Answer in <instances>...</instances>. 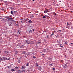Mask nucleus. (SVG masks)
I'll return each mask as SVG.
<instances>
[{
  "label": "nucleus",
  "mask_w": 73,
  "mask_h": 73,
  "mask_svg": "<svg viewBox=\"0 0 73 73\" xmlns=\"http://www.w3.org/2000/svg\"><path fill=\"white\" fill-rule=\"evenodd\" d=\"M9 17H8V16H6L5 17V19H11V20H12V18H9Z\"/></svg>",
  "instance_id": "f257e3e1"
},
{
  "label": "nucleus",
  "mask_w": 73,
  "mask_h": 73,
  "mask_svg": "<svg viewBox=\"0 0 73 73\" xmlns=\"http://www.w3.org/2000/svg\"><path fill=\"white\" fill-rule=\"evenodd\" d=\"M49 12V11H48V9H47V10H45L44 11V13H47L48 12Z\"/></svg>",
  "instance_id": "f03ea898"
},
{
  "label": "nucleus",
  "mask_w": 73,
  "mask_h": 73,
  "mask_svg": "<svg viewBox=\"0 0 73 73\" xmlns=\"http://www.w3.org/2000/svg\"><path fill=\"white\" fill-rule=\"evenodd\" d=\"M38 69L39 70L41 71V67L40 66H39L38 67Z\"/></svg>",
  "instance_id": "7ed1b4c3"
},
{
  "label": "nucleus",
  "mask_w": 73,
  "mask_h": 73,
  "mask_svg": "<svg viewBox=\"0 0 73 73\" xmlns=\"http://www.w3.org/2000/svg\"><path fill=\"white\" fill-rule=\"evenodd\" d=\"M25 43L26 44H29L30 42H29V40H26L25 41Z\"/></svg>",
  "instance_id": "20e7f679"
},
{
  "label": "nucleus",
  "mask_w": 73,
  "mask_h": 73,
  "mask_svg": "<svg viewBox=\"0 0 73 73\" xmlns=\"http://www.w3.org/2000/svg\"><path fill=\"white\" fill-rule=\"evenodd\" d=\"M25 66H22V68L21 69H25Z\"/></svg>",
  "instance_id": "39448f33"
},
{
  "label": "nucleus",
  "mask_w": 73,
  "mask_h": 73,
  "mask_svg": "<svg viewBox=\"0 0 73 73\" xmlns=\"http://www.w3.org/2000/svg\"><path fill=\"white\" fill-rule=\"evenodd\" d=\"M47 17V15H45L44 16L42 17L43 19H45Z\"/></svg>",
  "instance_id": "423d86ee"
},
{
  "label": "nucleus",
  "mask_w": 73,
  "mask_h": 73,
  "mask_svg": "<svg viewBox=\"0 0 73 73\" xmlns=\"http://www.w3.org/2000/svg\"><path fill=\"white\" fill-rule=\"evenodd\" d=\"M42 52H46V49H44L43 50H42Z\"/></svg>",
  "instance_id": "0eeeda50"
},
{
  "label": "nucleus",
  "mask_w": 73,
  "mask_h": 73,
  "mask_svg": "<svg viewBox=\"0 0 73 73\" xmlns=\"http://www.w3.org/2000/svg\"><path fill=\"white\" fill-rule=\"evenodd\" d=\"M11 11H14V8L13 7H11Z\"/></svg>",
  "instance_id": "6e6552de"
},
{
  "label": "nucleus",
  "mask_w": 73,
  "mask_h": 73,
  "mask_svg": "<svg viewBox=\"0 0 73 73\" xmlns=\"http://www.w3.org/2000/svg\"><path fill=\"white\" fill-rule=\"evenodd\" d=\"M28 22H29V23H32V21H31V20L30 19L29 20V21H28Z\"/></svg>",
  "instance_id": "1a4fd4ad"
},
{
  "label": "nucleus",
  "mask_w": 73,
  "mask_h": 73,
  "mask_svg": "<svg viewBox=\"0 0 73 73\" xmlns=\"http://www.w3.org/2000/svg\"><path fill=\"white\" fill-rule=\"evenodd\" d=\"M29 66V63H27V64H26L27 66Z\"/></svg>",
  "instance_id": "9d476101"
},
{
  "label": "nucleus",
  "mask_w": 73,
  "mask_h": 73,
  "mask_svg": "<svg viewBox=\"0 0 73 73\" xmlns=\"http://www.w3.org/2000/svg\"><path fill=\"white\" fill-rule=\"evenodd\" d=\"M11 72H13V71H15V69H11Z\"/></svg>",
  "instance_id": "9b49d317"
},
{
  "label": "nucleus",
  "mask_w": 73,
  "mask_h": 73,
  "mask_svg": "<svg viewBox=\"0 0 73 73\" xmlns=\"http://www.w3.org/2000/svg\"><path fill=\"white\" fill-rule=\"evenodd\" d=\"M3 60V59L2 58H0V61H2Z\"/></svg>",
  "instance_id": "f8f14e48"
},
{
  "label": "nucleus",
  "mask_w": 73,
  "mask_h": 73,
  "mask_svg": "<svg viewBox=\"0 0 73 73\" xmlns=\"http://www.w3.org/2000/svg\"><path fill=\"white\" fill-rule=\"evenodd\" d=\"M17 61V62H18V63H20V60H19Z\"/></svg>",
  "instance_id": "ddd939ff"
},
{
  "label": "nucleus",
  "mask_w": 73,
  "mask_h": 73,
  "mask_svg": "<svg viewBox=\"0 0 73 73\" xmlns=\"http://www.w3.org/2000/svg\"><path fill=\"white\" fill-rule=\"evenodd\" d=\"M22 53H23V54H25L26 53L25 51H23V52H22Z\"/></svg>",
  "instance_id": "4468645a"
},
{
  "label": "nucleus",
  "mask_w": 73,
  "mask_h": 73,
  "mask_svg": "<svg viewBox=\"0 0 73 73\" xmlns=\"http://www.w3.org/2000/svg\"><path fill=\"white\" fill-rule=\"evenodd\" d=\"M11 14L12 15V14H13V11H11Z\"/></svg>",
  "instance_id": "2eb2a0df"
},
{
  "label": "nucleus",
  "mask_w": 73,
  "mask_h": 73,
  "mask_svg": "<svg viewBox=\"0 0 73 73\" xmlns=\"http://www.w3.org/2000/svg\"><path fill=\"white\" fill-rule=\"evenodd\" d=\"M36 66H38V63H37L36 62Z\"/></svg>",
  "instance_id": "dca6fc26"
},
{
  "label": "nucleus",
  "mask_w": 73,
  "mask_h": 73,
  "mask_svg": "<svg viewBox=\"0 0 73 73\" xmlns=\"http://www.w3.org/2000/svg\"><path fill=\"white\" fill-rule=\"evenodd\" d=\"M67 25H70V24H69V23H67Z\"/></svg>",
  "instance_id": "f3484780"
},
{
  "label": "nucleus",
  "mask_w": 73,
  "mask_h": 73,
  "mask_svg": "<svg viewBox=\"0 0 73 73\" xmlns=\"http://www.w3.org/2000/svg\"><path fill=\"white\" fill-rule=\"evenodd\" d=\"M3 58L4 60H5V57H3Z\"/></svg>",
  "instance_id": "a211bd4d"
},
{
  "label": "nucleus",
  "mask_w": 73,
  "mask_h": 73,
  "mask_svg": "<svg viewBox=\"0 0 73 73\" xmlns=\"http://www.w3.org/2000/svg\"><path fill=\"white\" fill-rule=\"evenodd\" d=\"M41 41H40V42H38V44H40V43H41Z\"/></svg>",
  "instance_id": "6ab92c4d"
},
{
  "label": "nucleus",
  "mask_w": 73,
  "mask_h": 73,
  "mask_svg": "<svg viewBox=\"0 0 73 73\" xmlns=\"http://www.w3.org/2000/svg\"><path fill=\"white\" fill-rule=\"evenodd\" d=\"M66 28H69V27L68 26H66Z\"/></svg>",
  "instance_id": "aec40b11"
},
{
  "label": "nucleus",
  "mask_w": 73,
  "mask_h": 73,
  "mask_svg": "<svg viewBox=\"0 0 73 73\" xmlns=\"http://www.w3.org/2000/svg\"><path fill=\"white\" fill-rule=\"evenodd\" d=\"M33 58H36V57L35 56H33Z\"/></svg>",
  "instance_id": "412c9836"
},
{
  "label": "nucleus",
  "mask_w": 73,
  "mask_h": 73,
  "mask_svg": "<svg viewBox=\"0 0 73 73\" xmlns=\"http://www.w3.org/2000/svg\"><path fill=\"white\" fill-rule=\"evenodd\" d=\"M15 68L16 69H18V68H19V67H15Z\"/></svg>",
  "instance_id": "4be33fe9"
},
{
  "label": "nucleus",
  "mask_w": 73,
  "mask_h": 73,
  "mask_svg": "<svg viewBox=\"0 0 73 73\" xmlns=\"http://www.w3.org/2000/svg\"><path fill=\"white\" fill-rule=\"evenodd\" d=\"M31 32H32V30H31L30 31H29V33H31Z\"/></svg>",
  "instance_id": "5701e85b"
},
{
  "label": "nucleus",
  "mask_w": 73,
  "mask_h": 73,
  "mask_svg": "<svg viewBox=\"0 0 73 73\" xmlns=\"http://www.w3.org/2000/svg\"><path fill=\"white\" fill-rule=\"evenodd\" d=\"M54 33H52L51 35V36H53V35H54Z\"/></svg>",
  "instance_id": "b1692460"
},
{
  "label": "nucleus",
  "mask_w": 73,
  "mask_h": 73,
  "mask_svg": "<svg viewBox=\"0 0 73 73\" xmlns=\"http://www.w3.org/2000/svg\"><path fill=\"white\" fill-rule=\"evenodd\" d=\"M58 31H59V32H61V31H62L61 30H58Z\"/></svg>",
  "instance_id": "393cba45"
},
{
  "label": "nucleus",
  "mask_w": 73,
  "mask_h": 73,
  "mask_svg": "<svg viewBox=\"0 0 73 73\" xmlns=\"http://www.w3.org/2000/svg\"><path fill=\"white\" fill-rule=\"evenodd\" d=\"M9 26H10V27H11L12 26V25L10 24L9 25Z\"/></svg>",
  "instance_id": "a878e982"
},
{
  "label": "nucleus",
  "mask_w": 73,
  "mask_h": 73,
  "mask_svg": "<svg viewBox=\"0 0 73 73\" xmlns=\"http://www.w3.org/2000/svg\"><path fill=\"white\" fill-rule=\"evenodd\" d=\"M7 68H8V69H11V67H9Z\"/></svg>",
  "instance_id": "bb28decb"
},
{
  "label": "nucleus",
  "mask_w": 73,
  "mask_h": 73,
  "mask_svg": "<svg viewBox=\"0 0 73 73\" xmlns=\"http://www.w3.org/2000/svg\"><path fill=\"white\" fill-rule=\"evenodd\" d=\"M52 70H55V68H53L52 69Z\"/></svg>",
  "instance_id": "cd10ccee"
},
{
  "label": "nucleus",
  "mask_w": 73,
  "mask_h": 73,
  "mask_svg": "<svg viewBox=\"0 0 73 73\" xmlns=\"http://www.w3.org/2000/svg\"><path fill=\"white\" fill-rule=\"evenodd\" d=\"M5 52L6 53H8V51H5Z\"/></svg>",
  "instance_id": "c85d7f7f"
},
{
  "label": "nucleus",
  "mask_w": 73,
  "mask_h": 73,
  "mask_svg": "<svg viewBox=\"0 0 73 73\" xmlns=\"http://www.w3.org/2000/svg\"><path fill=\"white\" fill-rule=\"evenodd\" d=\"M18 53V52H17V51L15 52V53Z\"/></svg>",
  "instance_id": "c756f323"
},
{
  "label": "nucleus",
  "mask_w": 73,
  "mask_h": 73,
  "mask_svg": "<svg viewBox=\"0 0 73 73\" xmlns=\"http://www.w3.org/2000/svg\"><path fill=\"white\" fill-rule=\"evenodd\" d=\"M23 46H24L22 45V46H21V47H20V48H22V47H23Z\"/></svg>",
  "instance_id": "7c9ffc66"
},
{
  "label": "nucleus",
  "mask_w": 73,
  "mask_h": 73,
  "mask_svg": "<svg viewBox=\"0 0 73 73\" xmlns=\"http://www.w3.org/2000/svg\"><path fill=\"white\" fill-rule=\"evenodd\" d=\"M7 60H10V58H8L7 59Z\"/></svg>",
  "instance_id": "2f4dec72"
},
{
  "label": "nucleus",
  "mask_w": 73,
  "mask_h": 73,
  "mask_svg": "<svg viewBox=\"0 0 73 73\" xmlns=\"http://www.w3.org/2000/svg\"><path fill=\"white\" fill-rule=\"evenodd\" d=\"M33 31H35V29H33Z\"/></svg>",
  "instance_id": "473e14b6"
},
{
  "label": "nucleus",
  "mask_w": 73,
  "mask_h": 73,
  "mask_svg": "<svg viewBox=\"0 0 73 73\" xmlns=\"http://www.w3.org/2000/svg\"><path fill=\"white\" fill-rule=\"evenodd\" d=\"M13 13H16V12H15V11H13Z\"/></svg>",
  "instance_id": "72a5a7b5"
},
{
  "label": "nucleus",
  "mask_w": 73,
  "mask_h": 73,
  "mask_svg": "<svg viewBox=\"0 0 73 73\" xmlns=\"http://www.w3.org/2000/svg\"><path fill=\"white\" fill-rule=\"evenodd\" d=\"M25 70H23V71H22V72H24Z\"/></svg>",
  "instance_id": "f704fd0d"
},
{
  "label": "nucleus",
  "mask_w": 73,
  "mask_h": 73,
  "mask_svg": "<svg viewBox=\"0 0 73 73\" xmlns=\"http://www.w3.org/2000/svg\"><path fill=\"white\" fill-rule=\"evenodd\" d=\"M52 64H50V66H52Z\"/></svg>",
  "instance_id": "c9c22d12"
},
{
  "label": "nucleus",
  "mask_w": 73,
  "mask_h": 73,
  "mask_svg": "<svg viewBox=\"0 0 73 73\" xmlns=\"http://www.w3.org/2000/svg\"><path fill=\"white\" fill-rule=\"evenodd\" d=\"M5 59H6V60H7V58H5Z\"/></svg>",
  "instance_id": "e433bc0d"
},
{
  "label": "nucleus",
  "mask_w": 73,
  "mask_h": 73,
  "mask_svg": "<svg viewBox=\"0 0 73 73\" xmlns=\"http://www.w3.org/2000/svg\"><path fill=\"white\" fill-rule=\"evenodd\" d=\"M2 10H4V9H2Z\"/></svg>",
  "instance_id": "4c0bfd02"
},
{
  "label": "nucleus",
  "mask_w": 73,
  "mask_h": 73,
  "mask_svg": "<svg viewBox=\"0 0 73 73\" xmlns=\"http://www.w3.org/2000/svg\"><path fill=\"white\" fill-rule=\"evenodd\" d=\"M60 46V47H62V46Z\"/></svg>",
  "instance_id": "58836bf2"
},
{
  "label": "nucleus",
  "mask_w": 73,
  "mask_h": 73,
  "mask_svg": "<svg viewBox=\"0 0 73 73\" xmlns=\"http://www.w3.org/2000/svg\"><path fill=\"white\" fill-rule=\"evenodd\" d=\"M1 53V51H0V53Z\"/></svg>",
  "instance_id": "ea45409f"
},
{
  "label": "nucleus",
  "mask_w": 73,
  "mask_h": 73,
  "mask_svg": "<svg viewBox=\"0 0 73 73\" xmlns=\"http://www.w3.org/2000/svg\"><path fill=\"white\" fill-rule=\"evenodd\" d=\"M71 44H73V43H71Z\"/></svg>",
  "instance_id": "a19ab883"
},
{
  "label": "nucleus",
  "mask_w": 73,
  "mask_h": 73,
  "mask_svg": "<svg viewBox=\"0 0 73 73\" xmlns=\"http://www.w3.org/2000/svg\"><path fill=\"white\" fill-rule=\"evenodd\" d=\"M47 38L48 37V36H46Z\"/></svg>",
  "instance_id": "79ce46f5"
},
{
  "label": "nucleus",
  "mask_w": 73,
  "mask_h": 73,
  "mask_svg": "<svg viewBox=\"0 0 73 73\" xmlns=\"http://www.w3.org/2000/svg\"><path fill=\"white\" fill-rule=\"evenodd\" d=\"M27 20H28V19H27V20H25L26 21H27Z\"/></svg>",
  "instance_id": "37998d69"
},
{
  "label": "nucleus",
  "mask_w": 73,
  "mask_h": 73,
  "mask_svg": "<svg viewBox=\"0 0 73 73\" xmlns=\"http://www.w3.org/2000/svg\"><path fill=\"white\" fill-rule=\"evenodd\" d=\"M33 0V1H34L35 0Z\"/></svg>",
  "instance_id": "c03bdc74"
},
{
  "label": "nucleus",
  "mask_w": 73,
  "mask_h": 73,
  "mask_svg": "<svg viewBox=\"0 0 73 73\" xmlns=\"http://www.w3.org/2000/svg\"><path fill=\"white\" fill-rule=\"evenodd\" d=\"M21 23H23V22H22V21H21Z\"/></svg>",
  "instance_id": "a18cd8bd"
},
{
  "label": "nucleus",
  "mask_w": 73,
  "mask_h": 73,
  "mask_svg": "<svg viewBox=\"0 0 73 73\" xmlns=\"http://www.w3.org/2000/svg\"><path fill=\"white\" fill-rule=\"evenodd\" d=\"M11 23V24H12V23Z\"/></svg>",
  "instance_id": "49530a36"
},
{
  "label": "nucleus",
  "mask_w": 73,
  "mask_h": 73,
  "mask_svg": "<svg viewBox=\"0 0 73 73\" xmlns=\"http://www.w3.org/2000/svg\"><path fill=\"white\" fill-rule=\"evenodd\" d=\"M42 55H44V54H43Z\"/></svg>",
  "instance_id": "de8ad7c7"
},
{
  "label": "nucleus",
  "mask_w": 73,
  "mask_h": 73,
  "mask_svg": "<svg viewBox=\"0 0 73 73\" xmlns=\"http://www.w3.org/2000/svg\"><path fill=\"white\" fill-rule=\"evenodd\" d=\"M42 53V52H40V53Z\"/></svg>",
  "instance_id": "09e8293b"
},
{
  "label": "nucleus",
  "mask_w": 73,
  "mask_h": 73,
  "mask_svg": "<svg viewBox=\"0 0 73 73\" xmlns=\"http://www.w3.org/2000/svg\"><path fill=\"white\" fill-rule=\"evenodd\" d=\"M19 34H20V33H19Z\"/></svg>",
  "instance_id": "8fccbe9b"
},
{
  "label": "nucleus",
  "mask_w": 73,
  "mask_h": 73,
  "mask_svg": "<svg viewBox=\"0 0 73 73\" xmlns=\"http://www.w3.org/2000/svg\"><path fill=\"white\" fill-rule=\"evenodd\" d=\"M72 45H73V44H72Z\"/></svg>",
  "instance_id": "3c124183"
},
{
  "label": "nucleus",
  "mask_w": 73,
  "mask_h": 73,
  "mask_svg": "<svg viewBox=\"0 0 73 73\" xmlns=\"http://www.w3.org/2000/svg\"><path fill=\"white\" fill-rule=\"evenodd\" d=\"M18 32H19V31H18Z\"/></svg>",
  "instance_id": "603ef678"
}]
</instances>
